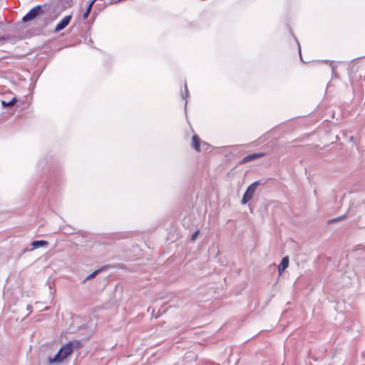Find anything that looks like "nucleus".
<instances>
[{"mask_svg":"<svg viewBox=\"0 0 365 365\" xmlns=\"http://www.w3.org/2000/svg\"><path fill=\"white\" fill-rule=\"evenodd\" d=\"M289 265V257H284L282 259V261L278 266V272L279 274H282L287 267Z\"/></svg>","mask_w":365,"mask_h":365,"instance_id":"obj_6","label":"nucleus"},{"mask_svg":"<svg viewBox=\"0 0 365 365\" xmlns=\"http://www.w3.org/2000/svg\"><path fill=\"white\" fill-rule=\"evenodd\" d=\"M264 183V182H263L262 180H259L250 185L243 195L241 203L242 205L247 204L254 196V194L257 190V186L259 185H262Z\"/></svg>","mask_w":365,"mask_h":365,"instance_id":"obj_2","label":"nucleus"},{"mask_svg":"<svg viewBox=\"0 0 365 365\" xmlns=\"http://www.w3.org/2000/svg\"><path fill=\"white\" fill-rule=\"evenodd\" d=\"M95 1H96V0H92L91 1H90V3L88 4V5L87 6L86 12L83 14V19H87L88 17V16L91 13V11L92 9V6Z\"/></svg>","mask_w":365,"mask_h":365,"instance_id":"obj_10","label":"nucleus"},{"mask_svg":"<svg viewBox=\"0 0 365 365\" xmlns=\"http://www.w3.org/2000/svg\"><path fill=\"white\" fill-rule=\"evenodd\" d=\"M200 138L197 135H194L192 136V146L197 152L200 151Z\"/></svg>","mask_w":365,"mask_h":365,"instance_id":"obj_7","label":"nucleus"},{"mask_svg":"<svg viewBox=\"0 0 365 365\" xmlns=\"http://www.w3.org/2000/svg\"><path fill=\"white\" fill-rule=\"evenodd\" d=\"M331 69H332V73H334L335 72V67L331 64Z\"/></svg>","mask_w":365,"mask_h":365,"instance_id":"obj_15","label":"nucleus"},{"mask_svg":"<svg viewBox=\"0 0 365 365\" xmlns=\"http://www.w3.org/2000/svg\"><path fill=\"white\" fill-rule=\"evenodd\" d=\"M48 244V242L46 240H36L31 243V245L33 246V247L34 249V248H38L39 247L47 246Z\"/></svg>","mask_w":365,"mask_h":365,"instance_id":"obj_8","label":"nucleus"},{"mask_svg":"<svg viewBox=\"0 0 365 365\" xmlns=\"http://www.w3.org/2000/svg\"><path fill=\"white\" fill-rule=\"evenodd\" d=\"M264 155V153H252L250 155H247V156L244 157L241 161V163H245L250 161L255 160L256 159L260 158Z\"/></svg>","mask_w":365,"mask_h":365,"instance_id":"obj_5","label":"nucleus"},{"mask_svg":"<svg viewBox=\"0 0 365 365\" xmlns=\"http://www.w3.org/2000/svg\"><path fill=\"white\" fill-rule=\"evenodd\" d=\"M299 55H301V49H300V47L299 48ZM300 58H302V56H300Z\"/></svg>","mask_w":365,"mask_h":365,"instance_id":"obj_16","label":"nucleus"},{"mask_svg":"<svg viewBox=\"0 0 365 365\" xmlns=\"http://www.w3.org/2000/svg\"><path fill=\"white\" fill-rule=\"evenodd\" d=\"M101 269H96L94 272H93L91 274L86 277V280H90L93 278H94L99 272Z\"/></svg>","mask_w":365,"mask_h":365,"instance_id":"obj_12","label":"nucleus"},{"mask_svg":"<svg viewBox=\"0 0 365 365\" xmlns=\"http://www.w3.org/2000/svg\"><path fill=\"white\" fill-rule=\"evenodd\" d=\"M16 102H17V98L16 97H14L9 101H1V105H2V106L4 108L10 107V106H14Z\"/></svg>","mask_w":365,"mask_h":365,"instance_id":"obj_9","label":"nucleus"},{"mask_svg":"<svg viewBox=\"0 0 365 365\" xmlns=\"http://www.w3.org/2000/svg\"><path fill=\"white\" fill-rule=\"evenodd\" d=\"M346 218V215H341L339 217H337L336 218H333L331 220H329V223H334V222H339L344 219Z\"/></svg>","mask_w":365,"mask_h":365,"instance_id":"obj_11","label":"nucleus"},{"mask_svg":"<svg viewBox=\"0 0 365 365\" xmlns=\"http://www.w3.org/2000/svg\"><path fill=\"white\" fill-rule=\"evenodd\" d=\"M73 351V344L71 342L67 343L61 346L53 358H49L51 364L61 363Z\"/></svg>","mask_w":365,"mask_h":365,"instance_id":"obj_1","label":"nucleus"},{"mask_svg":"<svg viewBox=\"0 0 365 365\" xmlns=\"http://www.w3.org/2000/svg\"><path fill=\"white\" fill-rule=\"evenodd\" d=\"M199 233H200V230H196V231H195V232L192 235L191 238H190V241H191V242H194V241H195V240L197 239V236H198Z\"/></svg>","mask_w":365,"mask_h":365,"instance_id":"obj_13","label":"nucleus"},{"mask_svg":"<svg viewBox=\"0 0 365 365\" xmlns=\"http://www.w3.org/2000/svg\"><path fill=\"white\" fill-rule=\"evenodd\" d=\"M42 13V8L41 6H36L32 8L22 19L23 22H27L34 19L40 14Z\"/></svg>","mask_w":365,"mask_h":365,"instance_id":"obj_3","label":"nucleus"},{"mask_svg":"<svg viewBox=\"0 0 365 365\" xmlns=\"http://www.w3.org/2000/svg\"><path fill=\"white\" fill-rule=\"evenodd\" d=\"M71 20V16L69 15V16H64L60 21V22L56 25L55 31H61L63 29H65L68 25V24L70 23Z\"/></svg>","mask_w":365,"mask_h":365,"instance_id":"obj_4","label":"nucleus"},{"mask_svg":"<svg viewBox=\"0 0 365 365\" xmlns=\"http://www.w3.org/2000/svg\"><path fill=\"white\" fill-rule=\"evenodd\" d=\"M187 96H188V89H187V83H185V93H182V98L183 99H185V98H187Z\"/></svg>","mask_w":365,"mask_h":365,"instance_id":"obj_14","label":"nucleus"}]
</instances>
